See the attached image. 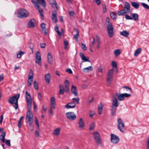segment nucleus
I'll return each mask as SVG.
<instances>
[{
	"mask_svg": "<svg viewBox=\"0 0 149 149\" xmlns=\"http://www.w3.org/2000/svg\"><path fill=\"white\" fill-rule=\"evenodd\" d=\"M49 2L53 8H56V10H53L52 12V19L54 23H56L57 21L56 10H58V8L57 3L54 0H49Z\"/></svg>",
	"mask_w": 149,
	"mask_h": 149,
	"instance_id": "obj_1",
	"label": "nucleus"
},
{
	"mask_svg": "<svg viewBox=\"0 0 149 149\" xmlns=\"http://www.w3.org/2000/svg\"><path fill=\"white\" fill-rule=\"evenodd\" d=\"M110 20V19L109 17L106 18V23L108 35L110 38H111L113 36L114 34L113 27Z\"/></svg>",
	"mask_w": 149,
	"mask_h": 149,
	"instance_id": "obj_2",
	"label": "nucleus"
},
{
	"mask_svg": "<svg viewBox=\"0 0 149 149\" xmlns=\"http://www.w3.org/2000/svg\"><path fill=\"white\" fill-rule=\"evenodd\" d=\"M17 16L20 18H24L29 16V13L28 11L24 9H19L17 12Z\"/></svg>",
	"mask_w": 149,
	"mask_h": 149,
	"instance_id": "obj_3",
	"label": "nucleus"
},
{
	"mask_svg": "<svg viewBox=\"0 0 149 149\" xmlns=\"http://www.w3.org/2000/svg\"><path fill=\"white\" fill-rule=\"evenodd\" d=\"M94 139L96 143L98 145H102V141L99 133L97 131L93 133Z\"/></svg>",
	"mask_w": 149,
	"mask_h": 149,
	"instance_id": "obj_4",
	"label": "nucleus"
},
{
	"mask_svg": "<svg viewBox=\"0 0 149 149\" xmlns=\"http://www.w3.org/2000/svg\"><path fill=\"white\" fill-rule=\"evenodd\" d=\"M118 129L121 132H124L126 130L124 123L120 118L117 120Z\"/></svg>",
	"mask_w": 149,
	"mask_h": 149,
	"instance_id": "obj_5",
	"label": "nucleus"
},
{
	"mask_svg": "<svg viewBox=\"0 0 149 149\" xmlns=\"http://www.w3.org/2000/svg\"><path fill=\"white\" fill-rule=\"evenodd\" d=\"M27 101L28 111L26 113V117H33L32 112L30 111L31 108L32 100H27Z\"/></svg>",
	"mask_w": 149,
	"mask_h": 149,
	"instance_id": "obj_6",
	"label": "nucleus"
},
{
	"mask_svg": "<svg viewBox=\"0 0 149 149\" xmlns=\"http://www.w3.org/2000/svg\"><path fill=\"white\" fill-rule=\"evenodd\" d=\"M31 1L34 5V6L36 7V8L38 10L40 14V15L42 19H43L44 16L43 14V10L40 7L39 5L37 4L36 1L31 0Z\"/></svg>",
	"mask_w": 149,
	"mask_h": 149,
	"instance_id": "obj_7",
	"label": "nucleus"
},
{
	"mask_svg": "<svg viewBox=\"0 0 149 149\" xmlns=\"http://www.w3.org/2000/svg\"><path fill=\"white\" fill-rule=\"evenodd\" d=\"M65 116L68 120L71 121L75 120L77 118L75 113L73 112H69L65 113Z\"/></svg>",
	"mask_w": 149,
	"mask_h": 149,
	"instance_id": "obj_8",
	"label": "nucleus"
},
{
	"mask_svg": "<svg viewBox=\"0 0 149 149\" xmlns=\"http://www.w3.org/2000/svg\"><path fill=\"white\" fill-rule=\"evenodd\" d=\"M20 97V94H18L12 97H10L8 100V102L11 104H14V102L17 101V99L18 100Z\"/></svg>",
	"mask_w": 149,
	"mask_h": 149,
	"instance_id": "obj_9",
	"label": "nucleus"
},
{
	"mask_svg": "<svg viewBox=\"0 0 149 149\" xmlns=\"http://www.w3.org/2000/svg\"><path fill=\"white\" fill-rule=\"evenodd\" d=\"M111 143L114 144H116L119 142V138L116 135L112 134H111Z\"/></svg>",
	"mask_w": 149,
	"mask_h": 149,
	"instance_id": "obj_10",
	"label": "nucleus"
},
{
	"mask_svg": "<svg viewBox=\"0 0 149 149\" xmlns=\"http://www.w3.org/2000/svg\"><path fill=\"white\" fill-rule=\"evenodd\" d=\"M26 122L28 121L29 123L30 130L31 131L33 130L34 127L33 125V117H26Z\"/></svg>",
	"mask_w": 149,
	"mask_h": 149,
	"instance_id": "obj_11",
	"label": "nucleus"
},
{
	"mask_svg": "<svg viewBox=\"0 0 149 149\" xmlns=\"http://www.w3.org/2000/svg\"><path fill=\"white\" fill-rule=\"evenodd\" d=\"M36 60L35 61L36 63L41 66L42 64L41 62V58L40 53L38 51H37L36 53Z\"/></svg>",
	"mask_w": 149,
	"mask_h": 149,
	"instance_id": "obj_12",
	"label": "nucleus"
},
{
	"mask_svg": "<svg viewBox=\"0 0 149 149\" xmlns=\"http://www.w3.org/2000/svg\"><path fill=\"white\" fill-rule=\"evenodd\" d=\"M119 105V102L118 101L115 95H113L112 98V106L118 107Z\"/></svg>",
	"mask_w": 149,
	"mask_h": 149,
	"instance_id": "obj_13",
	"label": "nucleus"
},
{
	"mask_svg": "<svg viewBox=\"0 0 149 149\" xmlns=\"http://www.w3.org/2000/svg\"><path fill=\"white\" fill-rule=\"evenodd\" d=\"M36 23V20L35 19L30 20L27 24V26L29 28H33L35 26V24Z\"/></svg>",
	"mask_w": 149,
	"mask_h": 149,
	"instance_id": "obj_14",
	"label": "nucleus"
},
{
	"mask_svg": "<svg viewBox=\"0 0 149 149\" xmlns=\"http://www.w3.org/2000/svg\"><path fill=\"white\" fill-rule=\"evenodd\" d=\"M85 127V123L83 120L82 118H80L78 122V127L79 128L83 129Z\"/></svg>",
	"mask_w": 149,
	"mask_h": 149,
	"instance_id": "obj_15",
	"label": "nucleus"
},
{
	"mask_svg": "<svg viewBox=\"0 0 149 149\" xmlns=\"http://www.w3.org/2000/svg\"><path fill=\"white\" fill-rule=\"evenodd\" d=\"M130 5L129 3L126 2L125 3V7L123 9V10L126 13H129L130 11Z\"/></svg>",
	"mask_w": 149,
	"mask_h": 149,
	"instance_id": "obj_16",
	"label": "nucleus"
},
{
	"mask_svg": "<svg viewBox=\"0 0 149 149\" xmlns=\"http://www.w3.org/2000/svg\"><path fill=\"white\" fill-rule=\"evenodd\" d=\"M79 55L83 61L81 62L82 63L85 62H90V60L88 59V57L87 58H86L85 57L83 53L82 52L80 53Z\"/></svg>",
	"mask_w": 149,
	"mask_h": 149,
	"instance_id": "obj_17",
	"label": "nucleus"
},
{
	"mask_svg": "<svg viewBox=\"0 0 149 149\" xmlns=\"http://www.w3.org/2000/svg\"><path fill=\"white\" fill-rule=\"evenodd\" d=\"M76 106V104L72 102L67 104L65 105V107L66 109H69L74 108Z\"/></svg>",
	"mask_w": 149,
	"mask_h": 149,
	"instance_id": "obj_18",
	"label": "nucleus"
},
{
	"mask_svg": "<svg viewBox=\"0 0 149 149\" xmlns=\"http://www.w3.org/2000/svg\"><path fill=\"white\" fill-rule=\"evenodd\" d=\"M36 1L38 4H40L44 8L46 6V2L45 0H36Z\"/></svg>",
	"mask_w": 149,
	"mask_h": 149,
	"instance_id": "obj_19",
	"label": "nucleus"
},
{
	"mask_svg": "<svg viewBox=\"0 0 149 149\" xmlns=\"http://www.w3.org/2000/svg\"><path fill=\"white\" fill-rule=\"evenodd\" d=\"M116 97H117L118 100L120 101L124 100L125 98L124 97L123 93L120 94L119 93H116Z\"/></svg>",
	"mask_w": 149,
	"mask_h": 149,
	"instance_id": "obj_20",
	"label": "nucleus"
},
{
	"mask_svg": "<svg viewBox=\"0 0 149 149\" xmlns=\"http://www.w3.org/2000/svg\"><path fill=\"white\" fill-rule=\"evenodd\" d=\"M117 107L111 106L110 110L112 116L116 114Z\"/></svg>",
	"mask_w": 149,
	"mask_h": 149,
	"instance_id": "obj_21",
	"label": "nucleus"
},
{
	"mask_svg": "<svg viewBox=\"0 0 149 149\" xmlns=\"http://www.w3.org/2000/svg\"><path fill=\"white\" fill-rule=\"evenodd\" d=\"M71 92L74 95L76 96H78L77 93V88L75 86H72L71 88Z\"/></svg>",
	"mask_w": 149,
	"mask_h": 149,
	"instance_id": "obj_22",
	"label": "nucleus"
},
{
	"mask_svg": "<svg viewBox=\"0 0 149 149\" xmlns=\"http://www.w3.org/2000/svg\"><path fill=\"white\" fill-rule=\"evenodd\" d=\"M47 58L48 63L51 64H52L53 63V60L52 54L50 53L48 54Z\"/></svg>",
	"mask_w": 149,
	"mask_h": 149,
	"instance_id": "obj_23",
	"label": "nucleus"
},
{
	"mask_svg": "<svg viewBox=\"0 0 149 149\" xmlns=\"http://www.w3.org/2000/svg\"><path fill=\"white\" fill-rule=\"evenodd\" d=\"M50 78L51 76L49 73H47L45 75V80L48 84L50 83Z\"/></svg>",
	"mask_w": 149,
	"mask_h": 149,
	"instance_id": "obj_24",
	"label": "nucleus"
},
{
	"mask_svg": "<svg viewBox=\"0 0 149 149\" xmlns=\"http://www.w3.org/2000/svg\"><path fill=\"white\" fill-rule=\"evenodd\" d=\"M6 133L5 132H3L0 136V139L3 142L5 143V138L6 136Z\"/></svg>",
	"mask_w": 149,
	"mask_h": 149,
	"instance_id": "obj_25",
	"label": "nucleus"
},
{
	"mask_svg": "<svg viewBox=\"0 0 149 149\" xmlns=\"http://www.w3.org/2000/svg\"><path fill=\"white\" fill-rule=\"evenodd\" d=\"M73 30L74 31H75L76 32V33L74 35V38L76 40H77L78 39V36L79 34V31L76 28H74Z\"/></svg>",
	"mask_w": 149,
	"mask_h": 149,
	"instance_id": "obj_26",
	"label": "nucleus"
},
{
	"mask_svg": "<svg viewBox=\"0 0 149 149\" xmlns=\"http://www.w3.org/2000/svg\"><path fill=\"white\" fill-rule=\"evenodd\" d=\"M61 129L60 127H58L54 129L53 131V134L56 136L60 134Z\"/></svg>",
	"mask_w": 149,
	"mask_h": 149,
	"instance_id": "obj_27",
	"label": "nucleus"
},
{
	"mask_svg": "<svg viewBox=\"0 0 149 149\" xmlns=\"http://www.w3.org/2000/svg\"><path fill=\"white\" fill-rule=\"evenodd\" d=\"M113 77L107 76V85H110L113 80Z\"/></svg>",
	"mask_w": 149,
	"mask_h": 149,
	"instance_id": "obj_28",
	"label": "nucleus"
},
{
	"mask_svg": "<svg viewBox=\"0 0 149 149\" xmlns=\"http://www.w3.org/2000/svg\"><path fill=\"white\" fill-rule=\"evenodd\" d=\"M93 70V68L92 66H90L88 67L84 68L83 69V71L85 72H88L89 71H92Z\"/></svg>",
	"mask_w": 149,
	"mask_h": 149,
	"instance_id": "obj_29",
	"label": "nucleus"
},
{
	"mask_svg": "<svg viewBox=\"0 0 149 149\" xmlns=\"http://www.w3.org/2000/svg\"><path fill=\"white\" fill-rule=\"evenodd\" d=\"M120 34L121 36H124L125 37H127L129 35V32L125 30L120 32Z\"/></svg>",
	"mask_w": 149,
	"mask_h": 149,
	"instance_id": "obj_30",
	"label": "nucleus"
},
{
	"mask_svg": "<svg viewBox=\"0 0 149 149\" xmlns=\"http://www.w3.org/2000/svg\"><path fill=\"white\" fill-rule=\"evenodd\" d=\"M131 4L134 8L136 9H138L140 6L139 4L135 2H132Z\"/></svg>",
	"mask_w": 149,
	"mask_h": 149,
	"instance_id": "obj_31",
	"label": "nucleus"
},
{
	"mask_svg": "<svg viewBox=\"0 0 149 149\" xmlns=\"http://www.w3.org/2000/svg\"><path fill=\"white\" fill-rule=\"evenodd\" d=\"M131 15L132 17L133 18V19L135 20H136L139 19V15L137 13H132L131 14Z\"/></svg>",
	"mask_w": 149,
	"mask_h": 149,
	"instance_id": "obj_32",
	"label": "nucleus"
},
{
	"mask_svg": "<svg viewBox=\"0 0 149 149\" xmlns=\"http://www.w3.org/2000/svg\"><path fill=\"white\" fill-rule=\"evenodd\" d=\"M29 79H33V72L32 70H30L28 75Z\"/></svg>",
	"mask_w": 149,
	"mask_h": 149,
	"instance_id": "obj_33",
	"label": "nucleus"
},
{
	"mask_svg": "<svg viewBox=\"0 0 149 149\" xmlns=\"http://www.w3.org/2000/svg\"><path fill=\"white\" fill-rule=\"evenodd\" d=\"M27 101L32 100L30 93L26 91L25 93Z\"/></svg>",
	"mask_w": 149,
	"mask_h": 149,
	"instance_id": "obj_34",
	"label": "nucleus"
},
{
	"mask_svg": "<svg viewBox=\"0 0 149 149\" xmlns=\"http://www.w3.org/2000/svg\"><path fill=\"white\" fill-rule=\"evenodd\" d=\"M142 49L141 48H139L136 49L134 53V56L135 57H136L141 52Z\"/></svg>",
	"mask_w": 149,
	"mask_h": 149,
	"instance_id": "obj_35",
	"label": "nucleus"
},
{
	"mask_svg": "<svg viewBox=\"0 0 149 149\" xmlns=\"http://www.w3.org/2000/svg\"><path fill=\"white\" fill-rule=\"evenodd\" d=\"M55 99L54 97H52L50 100V106H53V105L55 106Z\"/></svg>",
	"mask_w": 149,
	"mask_h": 149,
	"instance_id": "obj_36",
	"label": "nucleus"
},
{
	"mask_svg": "<svg viewBox=\"0 0 149 149\" xmlns=\"http://www.w3.org/2000/svg\"><path fill=\"white\" fill-rule=\"evenodd\" d=\"M126 13L123 10L118 11L117 13L118 15L119 16H123Z\"/></svg>",
	"mask_w": 149,
	"mask_h": 149,
	"instance_id": "obj_37",
	"label": "nucleus"
},
{
	"mask_svg": "<svg viewBox=\"0 0 149 149\" xmlns=\"http://www.w3.org/2000/svg\"><path fill=\"white\" fill-rule=\"evenodd\" d=\"M120 50L117 49L115 50L114 52V54L116 57L118 56L120 54Z\"/></svg>",
	"mask_w": 149,
	"mask_h": 149,
	"instance_id": "obj_38",
	"label": "nucleus"
},
{
	"mask_svg": "<svg viewBox=\"0 0 149 149\" xmlns=\"http://www.w3.org/2000/svg\"><path fill=\"white\" fill-rule=\"evenodd\" d=\"M110 15L112 19L113 20L116 19V14L114 12H113L110 13Z\"/></svg>",
	"mask_w": 149,
	"mask_h": 149,
	"instance_id": "obj_39",
	"label": "nucleus"
},
{
	"mask_svg": "<svg viewBox=\"0 0 149 149\" xmlns=\"http://www.w3.org/2000/svg\"><path fill=\"white\" fill-rule=\"evenodd\" d=\"M72 100H73V102L75 104H79V97L77 98H73Z\"/></svg>",
	"mask_w": 149,
	"mask_h": 149,
	"instance_id": "obj_40",
	"label": "nucleus"
},
{
	"mask_svg": "<svg viewBox=\"0 0 149 149\" xmlns=\"http://www.w3.org/2000/svg\"><path fill=\"white\" fill-rule=\"evenodd\" d=\"M55 30L57 33L59 37H61V36L62 34L58 30V27L56 26L55 28Z\"/></svg>",
	"mask_w": 149,
	"mask_h": 149,
	"instance_id": "obj_41",
	"label": "nucleus"
},
{
	"mask_svg": "<svg viewBox=\"0 0 149 149\" xmlns=\"http://www.w3.org/2000/svg\"><path fill=\"white\" fill-rule=\"evenodd\" d=\"M33 87L34 88L37 90H38V83L36 81H34L33 83Z\"/></svg>",
	"mask_w": 149,
	"mask_h": 149,
	"instance_id": "obj_42",
	"label": "nucleus"
},
{
	"mask_svg": "<svg viewBox=\"0 0 149 149\" xmlns=\"http://www.w3.org/2000/svg\"><path fill=\"white\" fill-rule=\"evenodd\" d=\"M113 70L112 69L110 70L108 72L107 76L113 77Z\"/></svg>",
	"mask_w": 149,
	"mask_h": 149,
	"instance_id": "obj_43",
	"label": "nucleus"
},
{
	"mask_svg": "<svg viewBox=\"0 0 149 149\" xmlns=\"http://www.w3.org/2000/svg\"><path fill=\"white\" fill-rule=\"evenodd\" d=\"M141 5L145 9H149V6L146 3H142Z\"/></svg>",
	"mask_w": 149,
	"mask_h": 149,
	"instance_id": "obj_44",
	"label": "nucleus"
},
{
	"mask_svg": "<svg viewBox=\"0 0 149 149\" xmlns=\"http://www.w3.org/2000/svg\"><path fill=\"white\" fill-rule=\"evenodd\" d=\"M55 105H53V106H50V108L49 109V112L50 113V114L52 115H53V111L52 110V109H55Z\"/></svg>",
	"mask_w": 149,
	"mask_h": 149,
	"instance_id": "obj_45",
	"label": "nucleus"
},
{
	"mask_svg": "<svg viewBox=\"0 0 149 149\" xmlns=\"http://www.w3.org/2000/svg\"><path fill=\"white\" fill-rule=\"evenodd\" d=\"M33 81V79H29V78H28V81H27V86L28 87H29L32 84V82Z\"/></svg>",
	"mask_w": 149,
	"mask_h": 149,
	"instance_id": "obj_46",
	"label": "nucleus"
},
{
	"mask_svg": "<svg viewBox=\"0 0 149 149\" xmlns=\"http://www.w3.org/2000/svg\"><path fill=\"white\" fill-rule=\"evenodd\" d=\"M89 129L90 130H92L95 126V123H92L90 125Z\"/></svg>",
	"mask_w": 149,
	"mask_h": 149,
	"instance_id": "obj_47",
	"label": "nucleus"
},
{
	"mask_svg": "<svg viewBox=\"0 0 149 149\" xmlns=\"http://www.w3.org/2000/svg\"><path fill=\"white\" fill-rule=\"evenodd\" d=\"M19 52L17 54V58H20L21 57L22 55L24 54V52H21V51H19Z\"/></svg>",
	"mask_w": 149,
	"mask_h": 149,
	"instance_id": "obj_48",
	"label": "nucleus"
},
{
	"mask_svg": "<svg viewBox=\"0 0 149 149\" xmlns=\"http://www.w3.org/2000/svg\"><path fill=\"white\" fill-rule=\"evenodd\" d=\"M14 104L15 105L13 106L15 108V109H17L18 107V100L17 99V101H16Z\"/></svg>",
	"mask_w": 149,
	"mask_h": 149,
	"instance_id": "obj_49",
	"label": "nucleus"
},
{
	"mask_svg": "<svg viewBox=\"0 0 149 149\" xmlns=\"http://www.w3.org/2000/svg\"><path fill=\"white\" fill-rule=\"evenodd\" d=\"M81 47L84 51H86L87 49V47L86 46V45L83 43H82L81 44Z\"/></svg>",
	"mask_w": 149,
	"mask_h": 149,
	"instance_id": "obj_50",
	"label": "nucleus"
},
{
	"mask_svg": "<svg viewBox=\"0 0 149 149\" xmlns=\"http://www.w3.org/2000/svg\"><path fill=\"white\" fill-rule=\"evenodd\" d=\"M64 49H66L67 47L68 44V41L66 40H65L64 41Z\"/></svg>",
	"mask_w": 149,
	"mask_h": 149,
	"instance_id": "obj_51",
	"label": "nucleus"
},
{
	"mask_svg": "<svg viewBox=\"0 0 149 149\" xmlns=\"http://www.w3.org/2000/svg\"><path fill=\"white\" fill-rule=\"evenodd\" d=\"M111 65L113 67L117 68V63L115 61H112L111 63Z\"/></svg>",
	"mask_w": 149,
	"mask_h": 149,
	"instance_id": "obj_52",
	"label": "nucleus"
},
{
	"mask_svg": "<svg viewBox=\"0 0 149 149\" xmlns=\"http://www.w3.org/2000/svg\"><path fill=\"white\" fill-rule=\"evenodd\" d=\"M97 42L98 45H100V40L99 37L97 35L96 36Z\"/></svg>",
	"mask_w": 149,
	"mask_h": 149,
	"instance_id": "obj_53",
	"label": "nucleus"
},
{
	"mask_svg": "<svg viewBox=\"0 0 149 149\" xmlns=\"http://www.w3.org/2000/svg\"><path fill=\"white\" fill-rule=\"evenodd\" d=\"M104 105L102 102H101L98 106V109H103Z\"/></svg>",
	"mask_w": 149,
	"mask_h": 149,
	"instance_id": "obj_54",
	"label": "nucleus"
},
{
	"mask_svg": "<svg viewBox=\"0 0 149 149\" xmlns=\"http://www.w3.org/2000/svg\"><path fill=\"white\" fill-rule=\"evenodd\" d=\"M65 92V89H59V91L58 93V94L59 95L63 94Z\"/></svg>",
	"mask_w": 149,
	"mask_h": 149,
	"instance_id": "obj_55",
	"label": "nucleus"
},
{
	"mask_svg": "<svg viewBox=\"0 0 149 149\" xmlns=\"http://www.w3.org/2000/svg\"><path fill=\"white\" fill-rule=\"evenodd\" d=\"M38 98L39 100L41 101L42 100V96L40 93H38Z\"/></svg>",
	"mask_w": 149,
	"mask_h": 149,
	"instance_id": "obj_56",
	"label": "nucleus"
},
{
	"mask_svg": "<svg viewBox=\"0 0 149 149\" xmlns=\"http://www.w3.org/2000/svg\"><path fill=\"white\" fill-rule=\"evenodd\" d=\"M40 26L42 28V30H43L44 29H46L45 24L44 23H42L40 25Z\"/></svg>",
	"mask_w": 149,
	"mask_h": 149,
	"instance_id": "obj_57",
	"label": "nucleus"
},
{
	"mask_svg": "<svg viewBox=\"0 0 149 149\" xmlns=\"http://www.w3.org/2000/svg\"><path fill=\"white\" fill-rule=\"evenodd\" d=\"M125 19H127L133 20V18L129 15H126L125 16Z\"/></svg>",
	"mask_w": 149,
	"mask_h": 149,
	"instance_id": "obj_58",
	"label": "nucleus"
},
{
	"mask_svg": "<svg viewBox=\"0 0 149 149\" xmlns=\"http://www.w3.org/2000/svg\"><path fill=\"white\" fill-rule=\"evenodd\" d=\"M123 95L124 96V97H130L131 96V94H128L127 93H123Z\"/></svg>",
	"mask_w": 149,
	"mask_h": 149,
	"instance_id": "obj_59",
	"label": "nucleus"
},
{
	"mask_svg": "<svg viewBox=\"0 0 149 149\" xmlns=\"http://www.w3.org/2000/svg\"><path fill=\"white\" fill-rule=\"evenodd\" d=\"M123 88H125L127 91H128L129 90L130 92H131V93H132V90L129 87L125 86H123Z\"/></svg>",
	"mask_w": 149,
	"mask_h": 149,
	"instance_id": "obj_60",
	"label": "nucleus"
},
{
	"mask_svg": "<svg viewBox=\"0 0 149 149\" xmlns=\"http://www.w3.org/2000/svg\"><path fill=\"white\" fill-rule=\"evenodd\" d=\"M6 143L7 145L8 146H11L10 143V140H8L5 142Z\"/></svg>",
	"mask_w": 149,
	"mask_h": 149,
	"instance_id": "obj_61",
	"label": "nucleus"
},
{
	"mask_svg": "<svg viewBox=\"0 0 149 149\" xmlns=\"http://www.w3.org/2000/svg\"><path fill=\"white\" fill-rule=\"evenodd\" d=\"M66 72H68L69 73L72 74V72L71 70L69 68H68L66 69Z\"/></svg>",
	"mask_w": 149,
	"mask_h": 149,
	"instance_id": "obj_62",
	"label": "nucleus"
},
{
	"mask_svg": "<svg viewBox=\"0 0 149 149\" xmlns=\"http://www.w3.org/2000/svg\"><path fill=\"white\" fill-rule=\"evenodd\" d=\"M65 91L66 93H68L69 91V88H68V87L69 86H68V85H66V84H65Z\"/></svg>",
	"mask_w": 149,
	"mask_h": 149,
	"instance_id": "obj_63",
	"label": "nucleus"
},
{
	"mask_svg": "<svg viewBox=\"0 0 149 149\" xmlns=\"http://www.w3.org/2000/svg\"><path fill=\"white\" fill-rule=\"evenodd\" d=\"M102 68L101 66H100L98 69V71L100 72H102Z\"/></svg>",
	"mask_w": 149,
	"mask_h": 149,
	"instance_id": "obj_64",
	"label": "nucleus"
}]
</instances>
